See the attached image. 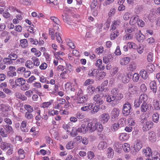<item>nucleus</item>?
I'll list each match as a JSON object with an SVG mask.
<instances>
[{
  "label": "nucleus",
  "mask_w": 160,
  "mask_h": 160,
  "mask_svg": "<svg viewBox=\"0 0 160 160\" xmlns=\"http://www.w3.org/2000/svg\"><path fill=\"white\" fill-rule=\"evenodd\" d=\"M87 128L90 132H92L97 130L101 132L103 130L102 125L96 118L93 119L92 121L89 122L87 125Z\"/></svg>",
  "instance_id": "f257e3e1"
},
{
  "label": "nucleus",
  "mask_w": 160,
  "mask_h": 160,
  "mask_svg": "<svg viewBox=\"0 0 160 160\" xmlns=\"http://www.w3.org/2000/svg\"><path fill=\"white\" fill-rule=\"evenodd\" d=\"M93 105L92 103H89L88 104L87 106L82 107L81 109L82 111H88L92 109Z\"/></svg>",
  "instance_id": "cd10ccee"
},
{
  "label": "nucleus",
  "mask_w": 160,
  "mask_h": 160,
  "mask_svg": "<svg viewBox=\"0 0 160 160\" xmlns=\"http://www.w3.org/2000/svg\"><path fill=\"white\" fill-rule=\"evenodd\" d=\"M100 106L97 105L94 106L93 108L92 107V109L91 111V113L92 114H94L98 112L100 109Z\"/></svg>",
  "instance_id": "4d7b16f0"
},
{
  "label": "nucleus",
  "mask_w": 160,
  "mask_h": 160,
  "mask_svg": "<svg viewBox=\"0 0 160 160\" xmlns=\"http://www.w3.org/2000/svg\"><path fill=\"white\" fill-rule=\"evenodd\" d=\"M87 96H84L82 97H79L78 99L77 103H83L85 102L87 99Z\"/></svg>",
  "instance_id": "4c0bfd02"
},
{
  "label": "nucleus",
  "mask_w": 160,
  "mask_h": 160,
  "mask_svg": "<svg viewBox=\"0 0 160 160\" xmlns=\"http://www.w3.org/2000/svg\"><path fill=\"white\" fill-rule=\"evenodd\" d=\"M87 157L90 160L92 159L95 157V155L93 152L92 151H89L88 152Z\"/></svg>",
  "instance_id": "338daca9"
},
{
  "label": "nucleus",
  "mask_w": 160,
  "mask_h": 160,
  "mask_svg": "<svg viewBox=\"0 0 160 160\" xmlns=\"http://www.w3.org/2000/svg\"><path fill=\"white\" fill-rule=\"evenodd\" d=\"M131 109V104L128 102H126L123 105L122 112L124 116L128 115L130 112Z\"/></svg>",
  "instance_id": "0eeeda50"
},
{
  "label": "nucleus",
  "mask_w": 160,
  "mask_h": 160,
  "mask_svg": "<svg viewBox=\"0 0 160 160\" xmlns=\"http://www.w3.org/2000/svg\"><path fill=\"white\" fill-rule=\"evenodd\" d=\"M152 150L149 147H147L143 150L142 154L147 158H150L152 156Z\"/></svg>",
  "instance_id": "4468645a"
},
{
  "label": "nucleus",
  "mask_w": 160,
  "mask_h": 160,
  "mask_svg": "<svg viewBox=\"0 0 160 160\" xmlns=\"http://www.w3.org/2000/svg\"><path fill=\"white\" fill-rule=\"evenodd\" d=\"M139 74L144 80L147 79L148 77V72L144 69L141 70L139 72Z\"/></svg>",
  "instance_id": "c85d7f7f"
},
{
  "label": "nucleus",
  "mask_w": 160,
  "mask_h": 160,
  "mask_svg": "<svg viewBox=\"0 0 160 160\" xmlns=\"http://www.w3.org/2000/svg\"><path fill=\"white\" fill-rule=\"evenodd\" d=\"M78 128H77L75 127H73L71 132H70V135L72 137H74L78 134Z\"/></svg>",
  "instance_id": "79ce46f5"
},
{
  "label": "nucleus",
  "mask_w": 160,
  "mask_h": 160,
  "mask_svg": "<svg viewBox=\"0 0 160 160\" xmlns=\"http://www.w3.org/2000/svg\"><path fill=\"white\" fill-rule=\"evenodd\" d=\"M112 55L111 54L108 55L107 56H104L103 57V62L107 64L112 59Z\"/></svg>",
  "instance_id": "473e14b6"
},
{
  "label": "nucleus",
  "mask_w": 160,
  "mask_h": 160,
  "mask_svg": "<svg viewBox=\"0 0 160 160\" xmlns=\"http://www.w3.org/2000/svg\"><path fill=\"white\" fill-rule=\"evenodd\" d=\"M104 94L102 93L97 94L93 97V100L95 104L100 105L104 102Z\"/></svg>",
  "instance_id": "423d86ee"
},
{
  "label": "nucleus",
  "mask_w": 160,
  "mask_h": 160,
  "mask_svg": "<svg viewBox=\"0 0 160 160\" xmlns=\"http://www.w3.org/2000/svg\"><path fill=\"white\" fill-rule=\"evenodd\" d=\"M153 106L155 110L158 111L160 110V103L158 101L154 100L153 101Z\"/></svg>",
  "instance_id": "c9c22d12"
},
{
  "label": "nucleus",
  "mask_w": 160,
  "mask_h": 160,
  "mask_svg": "<svg viewBox=\"0 0 160 160\" xmlns=\"http://www.w3.org/2000/svg\"><path fill=\"white\" fill-rule=\"evenodd\" d=\"M31 52L34 53L35 56L37 57H39L41 55V53L40 51L37 50L35 48H32L31 49Z\"/></svg>",
  "instance_id": "09e8293b"
},
{
  "label": "nucleus",
  "mask_w": 160,
  "mask_h": 160,
  "mask_svg": "<svg viewBox=\"0 0 160 160\" xmlns=\"http://www.w3.org/2000/svg\"><path fill=\"white\" fill-rule=\"evenodd\" d=\"M148 99V97L146 94H141L138 98L136 99L134 101V106L136 107H138L140 104L142 102L146 103Z\"/></svg>",
  "instance_id": "39448f33"
},
{
  "label": "nucleus",
  "mask_w": 160,
  "mask_h": 160,
  "mask_svg": "<svg viewBox=\"0 0 160 160\" xmlns=\"http://www.w3.org/2000/svg\"><path fill=\"white\" fill-rule=\"evenodd\" d=\"M137 68V64L135 62H132L128 66V69L130 71H133Z\"/></svg>",
  "instance_id": "2f4dec72"
},
{
  "label": "nucleus",
  "mask_w": 160,
  "mask_h": 160,
  "mask_svg": "<svg viewBox=\"0 0 160 160\" xmlns=\"http://www.w3.org/2000/svg\"><path fill=\"white\" fill-rule=\"evenodd\" d=\"M119 127L118 123H115L112 125L111 128V130L113 132H115L118 130Z\"/></svg>",
  "instance_id": "49530a36"
},
{
  "label": "nucleus",
  "mask_w": 160,
  "mask_h": 160,
  "mask_svg": "<svg viewBox=\"0 0 160 160\" xmlns=\"http://www.w3.org/2000/svg\"><path fill=\"white\" fill-rule=\"evenodd\" d=\"M130 58L128 57L122 58L120 61V64L122 66L127 65L130 61Z\"/></svg>",
  "instance_id": "a878e982"
},
{
  "label": "nucleus",
  "mask_w": 160,
  "mask_h": 160,
  "mask_svg": "<svg viewBox=\"0 0 160 160\" xmlns=\"http://www.w3.org/2000/svg\"><path fill=\"white\" fill-rule=\"evenodd\" d=\"M97 70L96 69H91L88 72V75L91 77H92L96 75L97 73Z\"/></svg>",
  "instance_id": "69168bd1"
},
{
  "label": "nucleus",
  "mask_w": 160,
  "mask_h": 160,
  "mask_svg": "<svg viewBox=\"0 0 160 160\" xmlns=\"http://www.w3.org/2000/svg\"><path fill=\"white\" fill-rule=\"evenodd\" d=\"M136 50L139 54H142L144 51L143 46L142 44H139L138 46H137Z\"/></svg>",
  "instance_id": "603ef678"
},
{
  "label": "nucleus",
  "mask_w": 160,
  "mask_h": 160,
  "mask_svg": "<svg viewBox=\"0 0 160 160\" xmlns=\"http://www.w3.org/2000/svg\"><path fill=\"white\" fill-rule=\"evenodd\" d=\"M3 62L4 64L8 65L12 64L13 63V61L12 60V58L8 57L4 58L3 59Z\"/></svg>",
  "instance_id": "8fccbe9b"
},
{
  "label": "nucleus",
  "mask_w": 160,
  "mask_h": 160,
  "mask_svg": "<svg viewBox=\"0 0 160 160\" xmlns=\"http://www.w3.org/2000/svg\"><path fill=\"white\" fill-rule=\"evenodd\" d=\"M51 20L55 24L58 25H59L60 23V22L59 20L57 18L55 17H51L50 18Z\"/></svg>",
  "instance_id": "e2e57ef3"
},
{
  "label": "nucleus",
  "mask_w": 160,
  "mask_h": 160,
  "mask_svg": "<svg viewBox=\"0 0 160 160\" xmlns=\"http://www.w3.org/2000/svg\"><path fill=\"white\" fill-rule=\"evenodd\" d=\"M137 30V27L132 26L126 28L124 29L125 32L126 33L130 34L134 32Z\"/></svg>",
  "instance_id": "f8f14e48"
},
{
  "label": "nucleus",
  "mask_w": 160,
  "mask_h": 160,
  "mask_svg": "<svg viewBox=\"0 0 160 160\" xmlns=\"http://www.w3.org/2000/svg\"><path fill=\"white\" fill-rule=\"evenodd\" d=\"M153 54L152 52H150L147 56V60L148 62H152L153 60Z\"/></svg>",
  "instance_id": "5fc2aeb1"
},
{
  "label": "nucleus",
  "mask_w": 160,
  "mask_h": 160,
  "mask_svg": "<svg viewBox=\"0 0 160 160\" xmlns=\"http://www.w3.org/2000/svg\"><path fill=\"white\" fill-rule=\"evenodd\" d=\"M111 31V33L110 35V38L111 40H113L117 38L119 34V32L117 30Z\"/></svg>",
  "instance_id": "b1692460"
},
{
  "label": "nucleus",
  "mask_w": 160,
  "mask_h": 160,
  "mask_svg": "<svg viewBox=\"0 0 160 160\" xmlns=\"http://www.w3.org/2000/svg\"><path fill=\"white\" fill-rule=\"evenodd\" d=\"M132 75L130 73L126 74L123 73L118 72L117 76V78L119 80H121L123 83H127L128 82L130 79Z\"/></svg>",
  "instance_id": "20e7f679"
},
{
  "label": "nucleus",
  "mask_w": 160,
  "mask_h": 160,
  "mask_svg": "<svg viewBox=\"0 0 160 160\" xmlns=\"http://www.w3.org/2000/svg\"><path fill=\"white\" fill-rule=\"evenodd\" d=\"M119 135V139L121 141L127 140L129 139V135L126 133H120Z\"/></svg>",
  "instance_id": "412c9836"
},
{
  "label": "nucleus",
  "mask_w": 160,
  "mask_h": 160,
  "mask_svg": "<svg viewBox=\"0 0 160 160\" xmlns=\"http://www.w3.org/2000/svg\"><path fill=\"white\" fill-rule=\"evenodd\" d=\"M5 129L8 134H12L14 132V130L11 126L6 125L5 126Z\"/></svg>",
  "instance_id": "ea45409f"
},
{
  "label": "nucleus",
  "mask_w": 160,
  "mask_h": 160,
  "mask_svg": "<svg viewBox=\"0 0 160 160\" xmlns=\"http://www.w3.org/2000/svg\"><path fill=\"white\" fill-rule=\"evenodd\" d=\"M159 114L157 112H155L153 113L152 116V121L156 123H157L159 119Z\"/></svg>",
  "instance_id": "bb28decb"
},
{
  "label": "nucleus",
  "mask_w": 160,
  "mask_h": 160,
  "mask_svg": "<svg viewBox=\"0 0 160 160\" xmlns=\"http://www.w3.org/2000/svg\"><path fill=\"white\" fill-rule=\"evenodd\" d=\"M75 142L74 141H71L68 143L66 146V148L68 149H70L74 148Z\"/></svg>",
  "instance_id": "13d9d810"
},
{
  "label": "nucleus",
  "mask_w": 160,
  "mask_h": 160,
  "mask_svg": "<svg viewBox=\"0 0 160 160\" xmlns=\"http://www.w3.org/2000/svg\"><path fill=\"white\" fill-rule=\"evenodd\" d=\"M32 60L33 62L34 65L38 66L40 64V61L39 59L36 57H33L32 58Z\"/></svg>",
  "instance_id": "052dcab7"
},
{
  "label": "nucleus",
  "mask_w": 160,
  "mask_h": 160,
  "mask_svg": "<svg viewBox=\"0 0 160 160\" xmlns=\"http://www.w3.org/2000/svg\"><path fill=\"white\" fill-rule=\"evenodd\" d=\"M95 88L92 85L88 86L87 89V92L89 95H92L94 92Z\"/></svg>",
  "instance_id": "58836bf2"
},
{
  "label": "nucleus",
  "mask_w": 160,
  "mask_h": 160,
  "mask_svg": "<svg viewBox=\"0 0 160 160\" xmlns=\"http://www.w3.org/2000/svg\"><path fill=\"white\" fill-rule=\"evenodd\" d=\"M132 16V14L129 12H126L123 16V19L126 21L128 20L129 18Z\"/></svg>",
  "instance_id": "0e129e2a"
},
{
  "label": "nucleus",
  "mask_w": 160,
  "mask_h": 160,
  "mask_svg": "<svg viewBox=\"0 0 160 160\" xmlns=\"http://www.w3.org/2000/svg\"><path fill=\"white\" fill-rule=\"evenodd\" d=\"M141 123H144L143 129L146 131L152 128L153 126V122L151 121H148L147 118L143 115L140 116Z\"/></svg>",
  "instance_id": "7ed1b4c3"
},
{
  "label": "nucleus",
  "mask_w": 160,
  "mask_h": 160,
  "mask_svg": "<svg viewBox=\"0 0 160 160\" xmlns=\"http://www.w3.org/2000/svg\"><path fill=\"white\" fill-rule=\"evenodd\" d=\"M120 114V110L117 108H114L112 109L111 112V116L112 119H116L118 118Z\"/></svg>",
  "instance_id": "1a4fd4ad"
},
{
  "label": "nucleus",
  "mask_w": 160,
  "mask_h": 160,
  "mask_svg": "<svg viewBox=\"0 0 160 160\" xmlns=\"http://www.w3.org/2000/svg\"><path fill=\"white\" fill-rule=\"evenodd\" d=\"M128 91L130 95H134L138 91V88L136 86H133L129 88Z\"/></svg>",
  "instance_id": "37998d69"
},
{
  "label": "nucleus",
  "mask_w": 160,
  "mask_h": 160,
  "mask_svg": "<svg viewBox=\"0 0 160 160\" xmlns=\"http://www.w3.org/2000/svg\"><path fill=\"white\" fill-rule=\"evenodd\" d=\"M11 110V107L8 104H0V111L1 112H8Z\"/></svg>",
  "instance_id": "aec40b11"
},
{
  "label": "nucleus",
  "mask_w": 160,
  "mask_h": 160,
  "mask_svg": "<svg viewBox=\"0 0 160 160\" xmlns=\"http://www.w3.org/2000/svg\"><path fill=\"white\" fill-rule=\"evenodd\" d=\"M122 145L121 143L119 142H115L113 144V147L115 151L119 152L121 149Z\"/></svg>",
  "instance_id": "393cba45"
},
{
  "label": "nucleus",
  "mask_w": 160,
  "mask_h": 160,
  "mask_svg": "<svg viewBox=\"0 0 160 160\" xmlns=\"http://www.w3.org/2000/svg\"><path fill=\"white\" fill-rule=\"evenodd\" d=\"M13 49H11L10 50H8L7 51V53L9 54L8 57L12 58V61L13 60H16L18 58L17 55L13 53Z\"/></svg>",
  "instance_id": "dca6fc26"
},
{
  "label": "nucleus",
  "mask_w": 160,
  "mask_h": 160,
  "mask_svg": "<svg viewBox=\"0 0 160 160\" xmlns=\"http://www.w3.org/2000/svg\"><path fill=\"white\" fill-rule=\"evenodd\" d=\"M53 101V100H51L48 102H44L42 104L41 107L43 108H48L49 106L51 105Z\"/></svg>",
  "instance_id": "a18cd8bd"
},
{
  "label": "nucleus",
  "mask_w": 160,
  "mask_h": 160,
  "mask_svg": "<svg viewBox=\"0 0 160 160\" xmlns=\"http://www.w3.org/2000/svg\"><path fill=\"white\" fill-rule=\"evenodd\" d=\"M25 82V80L22 78H19L17 79L15 82L16 85V87L17 86H21L23 84H24V83Z\"/></svg>",
  "instance_id": "f704fd0d"
},
{
  "label": "nucleus",
  "mask_w": 160,
  "mask_h": 160,
  "mask_svg": "<svg viewBox=\"0 0 160 160\" xmlns=\"http://www.w3.org/2000/svg\"><path fill=\"white\" fill-rule=\"evenodd\" d=\"M127 45L130 49H133L134 50H136L137 49V45L133 42H128L127 43Z\"/></svg>",
  "instance_id": "6e6d98bb"
},
{
  "label": "nucleus",
  "mask_w": 160,
  "mask_h": 160,
  "mask_svg": "<svg viewBox=\"0 0 160 160\" xmlns=\"http://www.w3.org/2000/svg\"><path fill=\"white\" fill-rule=\"evenodd\" d=\"M20 45L21 47L23 48L27 47L28 46V42L27 40L24 39L20 40Z\"/></svg>",
  "instance_id": "3c124183"
},
{
  "label": "nucleus",
  "mask_w": 160,
  "mask_h": 160,
  "mask_svg": "<svg viewBox=\"0 0 160 160\" xmlns=\"http://www.w3.org/2000/svg\"><path fill=\"white\" fill-rule=\"evenodd\" d=\"M107 157L108 158H112L114 155V151L111 148H108L107 153Z\"/></svg>",
  "instance_id": "72a5a7b5"
},
{
  "label": "nucleus",
  "mask_w": 160,
  "mask_h": 160,
  "mask_svg": "<svg viewBox=\"0 0 160 160\" xmlns=\"http://www.w3.org/2000/svg\"><path fill=\"white\" fill-rule=\"evenodd\" d=\"M30 88V85L27 83H26V82L20 86V89L22 91L28 90Z\"/></svg>",
  "instance_id": "864d4df0"
},
{
  "label": "nucleus",
  "mask_w": 160,
  "mask_h": 160,
  "mask_svg": "<svg viewBox=\"0 0 160 160\" xmlns=\"http://www.w3.org/2000/svg\"><path fill=\"white\" fill-rule=\"evenodd\" d=\"M78 132L84 134L86 133L87 131H88L87 126H86V125L84 124H82L81 127L78 128Z\"/></svg>",
  "instance_id": "7c9ffc66"
},
{
  "label": "nucleus",
  "mask_w": 160,
  "mask_h": 160,
  "mask_svg": "<svg viewBox=\"0 0 160 160\" xmlns=\"http://www.w3.org/2000/svg\"><path fill=\"white\" fill-rule=\"evenodd\" d=\"M139 19V16L137 15H134L131 18L129 21V24L131 25H133L137 22L138 20Z\"/></svg>",
  "instance_id": "e433bc0d"
},
{
  "label": "nucleus",
  "mask_w": 160,
  "mask_h": 160,
  "mask_svg": "<svg viewBox=\"0 0 160 160\" xmlns=\"http://www.w3.org/2000/svg\"><path fill=\"white\" fill-rule=\"evenodd\" d=\"M152 158L153 160H160V156L157 152H156L155 154H152Z\"/></svg>",
  "instance_id": "774afa93"
},
{
  "label": "nucleus",
  "mask_w": 160,
  "mask_h": 160,
  "mask_svg": "<svg viewBox=\"0 0 160 160\" xmlns=\"http://www.w3.org/2000/svg\"><path fill=\"white\" fill-rule=\"evenodd\" d=\"M64 87L65 91L67 93H69L70 92H75V89L73 85L70 82L66 83L65 84Z\"/></svg>",
  "instance_id": "6e6552de"
},
{
  "label": "nucleus",
  "mask_w": 160,
  "mask_h": 160,
  "mask_svg": "<svg viewBox=\"0 0 160 160\" xmlns=\"http://www.w3.org/2000/svg\"><path fill=\"white\" fill-rule=\"evenodd\" d=\"M106 100L108 102H112V106H114L119 102V101L122 98V94H118L117 96L112 95H106L105 96Z\"/></svg>",
  "instance_id": "f03ea898"
},
{
  "label": "nucleus",
  "mask_w": 160,
  "mask_h": 160,
  "mask_svg": "<svg viewBox=\"0 0 160 160\" xmlns=\"http://www.w3.org/2000/svg\"><path fill=\"white\" fill-rule=\"evenodd\" d=\"M155 69V65L152 63H149L146 67V70L148 73H151L153 72Z\"/></svg>",
  "instance_id": "ddd939ff"
},
{
  "label": "nucleus",
  "mask_w": 160,
  "mask_h": 160,
  "mask_svg": "<svg viewBox=\"0 0 160 160\" xmlns=\"http://www.w3.org/2000/svg\"><path fill=\"white\" fill-rule=\"evenodd\" d=\"M137 40L140 42H142L145 39V37L144 35L140 32L136 35Z\"/></svg>",
  "instance_id": "a19ab883"
},
{
  "label": "nucleus",
  "mask_w": 160,
  "mask_h": 160,
  "mask_svg": "<svg viewBox=\"0 0 160 160\" xmlns=\"http://www.w3.org/2000/svg\"><path fill=\"white\" fill-rule=\"evenodd\" d=\"M107 147V143L104 141H102L98 143V148L100 150L105 149Z\"/></svg>",
  "instance_id": "a211bd4d"
},
{
  "label": "nucleus",
  "mask_w": 160,
  "mask_h": 160,
  "mask_svg": "<svg viewBox=\"0 0 160 160\" xmlns=\"http://www.w3.org/2000/svg\"><path fill=\"white\" fill-rule=\"evenodd\" d=\"M121 24V21L119 20H116L113 21L110 27V30L114 31L117 30Z\"/></svg>",
  "instance_id": "9d476101"
},
{
  "label": "nucleus",
  "mask_w": 160,
  "mask_h": 160,
  "mask_svg": "<svg viewBox=\"0 0 160 160\" xmlns=\"http://www.w3.org/2000/svg\"><path fill=\"white\" fill-rule=\"evenodd\" d=\"M32 112H26L25 114V117L28 120L31 119L33 118Z\"/></svg>",
  "instance_id": "680f3d73"
},
{
  "label": "nucleus",
  "mask_w": 160,
  "mask_h": 160,
  "mask_svg": "<svg viewBox=\"0 0 160 160\" xmlns=\"http://www.w3.org/2000/svg\"><path fill=\"white\" fill-rule=\"evenodd\" d=\"M150 106L151 105L147 104V102L143 103L141 106V111L142 112H145Z\"/></svg>",
  "instance_id": "c756f323"
},
{
  "label": "nucleus",
  "mask_w": 160,
  "mask_h": 160,
  "mask_svg": "<svg viewBox=\"0 0 160 160\" xmlns=\"http://www.w3.org/2000/svg\"><path fill=\"white\" fill-rule=\"evenodd\" d=\"M148 139L150 141L152 142H155L156 140V136L155 133L153 131L150 132L148 135Z\"/></svg>",
  "instance_id": "6ab92c4d"
},
{
  "label": "nucleus",
  "mask_w": 160,
  "mask_h": 160,
  "mask_svg": "<svg viewBox=\"0 0 160 160\" xmlns=\"http://www.w3.org/2000/svg\"><path fill=\"white\" fill-rule=\"evenodd\" d=\"M142 147V142L139 140H137L135 142V144L134 146V148L136 152L139 151Z\"/></svg>",
  "instance_id": "9b49d317"
},
{
  "label": "nucleus",
  "mask_w": 160,
  "mask_h": 160,
  "mask_svg": "<svg viewBox=\"0 0 160 160\" xmlns=\"http://www.w3.org/2000/svg\"><path fill=\"white\" fill-rule=\"evenodd\" d=\"M149 86L150 89L154 93H156L157 91V86L156 83L155 81H151L150 84Z\"/></svg>",
  "instance_id": "4be33fe9"
},
{
  "label": "nucleus",
  "mask_w": 160,
  "mask_h": 160,
  "mask_svg": "<svg viewBox=\"0 0 160 160\" xmlns=\"http://www.w3.org/2000/svg\"><path fill=\"white\" fill-rule=\"evenodd\" d=\"M102 61L101 59H98L96 61L95 66L98 67V68L101 70H103L105 68V66L102 65Z\"/></svg>",
  "instance_id": "5701e85b"
},
{
  "label": "nucleus",
  "mask_w": 160,
  "mask_h": 160,
  "mask_svg": "<svg viewBox=\"0 0 160 160\" xmlns=\"http://www.w3.org/2000/svg\"><path fill=\"white\" fill-rule=\"evenodd\" d=\"M123 151L126 152H128L130 150V145L128 143H124L122 145V147Z\"/></svg>",
  "instance_id": "c03bdc74"
},
{
  "label": "nucleus",
  "mask_w": 160,
  "mask_h": 160,
  "mask_svg": "<svg viewBox=\"0 0 160 160\" xmlns=\"http://www.w3.org/2000/svg\"><path fill=\"white\" fill-rule=\"evenodd\" d=\"M11 144L6 142H2L1 143L0 148L3 151L7 150L10 147H11Z\"/></svg>",
  "instance_id": "2eb2a0df"
},
{
  "label": "nucleus",
  "mask_w": 160,
  "mask_h": 160,
  "mask_svg": "<svg viewBox=\"0 0 160 160\" xmlns=\"http://www.w3.org/2000/svg\"><path fill=\"white\" fill-rule=\"evenodd\" d=\"M65 70H67L70 73L72 72L73 70V66L69 63H66V66L65 68Z\"/></svg>",
  "instance_id": "de8ad7c7"
},
{
  "label": "nucleus",
  "mask_w": 160,
  "mask_h": 160,
  "mask_svg": "<svg viewBox=\"0 0 160 160\" xmlns=\"http://www.w3.org/2000/svg\"><path fill=\"white\" fill-rule=\"evenodd\" d=\"M109 119V114L106 113H103L100 116V120L103 123L107 122Z\"/></svg>",
  "instance_id": "f3484780"
},
{
  "label": "nucleus",
  "mask_w": 160,
  "mask_h": 160,
  "mask_svg": "<svg viewBox=\"0 0 160 160\" xmlns=\"http://www.w3.org/2000/svg\"><path fill=\"white\" fill-rule=\"evenodd\" d=\"M24 109L27 110V112H33V107L29 105L25 104L23 106Z\"/></svg>",
  "instance_id": "bf43d9fd"
}]
</instances>
